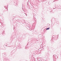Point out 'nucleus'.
Segmentation results:
<instances>
[{
  "label": "nucleus",
  "instance_id": "nucleus-4",
  "mask_svg": "<svg viewBox=\"0 0 61 61\" xmlns=\"http://www.w3.org/2000/svg\"><path fill=\"white\" fill-rule=\"evenodd\" d=\"M49 29H50V28H47L46 29V30H49Z\"/></svg>",
  "mask_w": 61,
  "mask_h": 61
},
{
  "label": "nucleus",
  "instance_id": "nucleus-5",
  "mask_svg": "<svg viewBox=\"0 0 61 61\" xmlns=\"http://www.w3.org/2000/svg\"><path fill=\"white\" fill-rule=\"evenodd\" d=\"M39 61H42V60H39Z\"/></svg>",
  "mask_w": 61,
  "mask_h": 61
},
{
  "label": "nucleus",
  "instance_id": "nucleus-2",
  "mask_svg": "<svg viewBox=\"0 0 61 61\" xmlns=\"http://www.w3.org/2000/svg\"><path fill=\"white\" fill-rule=\"evenodd\" d=\"M3 56H6V55H7V54H3Z\"/></svg>",
  "mask_w": 61,
  "mask_h": 61
},
{
  "label": "nucleus",
  "instance_id": "nucleus-1",
  "mask_svg": "<svg viewBox=\"0 0 61 61\" xmlns=\"http://www.w3.org/2000/svg\"><path fill=\"white\" fill-rule=\"evenodd\" d=\"M57 57H56V55H54L53 56V59H54V57L55 58H56H56H57V56H56Z\"/></svg>",
  "mask_w": 61,
  "mask_h": 61
},
{
  "label": "nucleus",
  "instance_id": "nucleus-3",
  "mask_svg": "<svg viewBox=\"0 0 61 61\" xmlns=\"http://www.w3.org/2000/svg\"><path fill=\"white\" fill-rule=\"evenodd\" d=\"M4 59L6 60H7L8 59V58L7 57H5Z\"/></svg>",
  "mask_w": 61,
  "mask_h": 61
}]
</instances>
